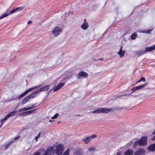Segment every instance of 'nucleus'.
<instances>
[{"instance_id":"48","label":"nucleus","mask_w":155,"mask_h":155,"mask_svg":"<svg viewBox=\"0 0 155 155\" xmlns=\"http://www.w3.org/2000/svg\"><path fill=\"white\" fill-rule=\"evenodd\" d=\"M54 121V120H49V122H51L52 121Z\"/></svg>"},{"instance_id":"23","label":"nucleus","mask_w":155,"mask_h":155,"mask_svg":"<svg viewBox=\"0 0 155 155\" xmlns=\"http://www.w3.org/2000/svg\"><path fill=\"white\" fill-rule=\"evenodd\" d=\"M17 113L16 110H15L13 111L10 112L8 114V115L10 117L15 115Z\"/></svg>"},{"instance_id":"11","label":"nucleus","mask_w":155,"mask_h":155,"mask_svg":"<svg viewBox=\"0 0 155 155\" xmlns=\"http://www.w3.org/2000/svg\"><path fill=\"white\" fill-rule=\"evenodd\" d=\"M147 150L153 152L155 151V143L151 144L148 147Z\"/></svg>"},{"instance_id":"18","label":"nucleus","mask_w":155,"mask_h":155,"mask_svg":"<svg viewBox=\"0 0 155 155\" xmlns=\"http://www.w3.org/2000/svg\"><path fill=\"white\" fill-rule=\"evenodd\" d=\"M145 53H145L144 50H143V51L140 50V51H138L137 52L136 55L139 56H140L143 55V54Z\"/></svg>"},{"instance_id":"7","label":"nucleus","mask_w":155,"mask_h":155,"mask_svg":"<svg viewBox=\"0 0 155 155\" xmlns=\"http://www.w3.org/2000/svg\"><path fill=\"white\" fill-rule=\"evenodd\" d=\"M145 153L144 149L143 148H140L135 152L134 155H144Z\"/></svg>"},{"instance_id":"13","label":"nucleus","mask_w":155,"mask_h":155,"mask_svg":"<svg viewBox=\"0 0 155 155\" xmlns=\"http://www.w3.org/2000/svg\"><path fill=\"white\" fill-rule=\"evenodd\" d=\"M155 49V45L152 46L146 47L145 48V50H144L146 53L147 52L150 51Z\"/></svg>"},{"instance_id":"50","label":"nucleus","mask_w":155,"mask_h":155,"mask_svg":"<svg viewBox=\"0 0 155 155\" xmlns=\"http://www.w3.org/2000/svg\"><path fill=\"white\" fill-rule=\"evenodd\" d=\"M15 99H12V100H9V101H12L14 100Z\"/></svg>"},{"instance_id":"27","label":"nucleus","mask_w":155,"mask_h":155,"mask_svg":"<svg viewBox=\"0 0 155 155\" xmlns=\"http://www.w3.org/2000/svg\"><path fill=\"white\" fill-rule=\"evenodd\" d=\"M61 89L60 87H59L58 85L56 86L53 89L54 91H56L58 90Z\"/></svg>"},{"instance_id":"37","label":"nucleus","mask_w":155,"mask_h":155,"mask_svg":"<svg viewBox=\"0 0 155 155\" xmlns=\"http://www.w3.org/2000/svg\"><path fill=\"white\" fill-rule=\"evenodd\" d=\"M138 144L139 145V142H138V140H137V141H136L134 143V147H135V146H137Z\"/></svg>"},{"instance_id":"41","label":"nucleus","mask_w":155,"mask_h":155,"mask_svg":"<svg viewBox=\"0 0 155 155\" xmlns=\"http://www.w3.org/2000/svg\"><path fill=\"white\" fill-rule=\"evenodd\" d=\"M20 136H18L17 137H16L15 138V140H16L18 138H19L20 137Z\"/></svg>"},{"instance_id":"25","label":"nucleus","mask_w":155,"mask_h":155,"mask_svg":"<svg viewBox=\"0 0 155 155\" xmlns=\"http://www.w3.org/2000/svg\"><path fill=\"white\" fill-rule=\"evenodd\" d=\"M26 112V111H25L24 112H23L21 113H20L19 114V115L22 117H23L25 116V115H27V113Z\"/></svg>"},{"instance_id":"1","label":"nucleus","mask_w":155,"mask_h":155,"mask_svg":"<svg viewBox=\"0 0 155 155\" xmlns=\"http://www.w3.org/2000/svg\"><path fill=\"white\" fill-rule=\"evenodd\" d=\"M112 110L111 109L105 108H98L97 109L93 111V113H107L109 112Z\"/></svg>"},{"instance_id":"39","label":"nucleus","mask_w":155,"mask_h":155,"mask_svg":"<svg viewBox=\"0 0 155 155\" xmlns=\"http://www.w3.org/2000/svg\"><path fill=\"white\" fill-rule=\"evenodd\" d=\"M6 120L4 118L3 119H2L1 120V123L3 124V123Z\"/></svg>"},{"instance_id":"43","label":"nucleus","mask_w":155,"mask_h":155,"mask_svg":"<svg viewBox=\"0 0 155 155\" xmlns=\"http://www.w3.org/2000/svg\"><path fill=\"white\" fill-rule=\"evenodd\" d=\"M151 139L152 140H155V135L154 136H153Z\"/></svg>"},{"instance_id":"49","label":"nucleus","mask_w":155,"mask_h":155,"mask_svg":"<svg viewBox=\"0 0 155 155\" xmlns=\"http://www.w3.org/2000/svg\"><path fill=\"white\" fill-rule=\"evenodd\" d=\"M2 124H2V123H1V124L0 125V127H1L2 126Z\"/></svg>"},{"instance_id":"45","label":"nucleus","mask_w":155,"mask_h":155,"mask_svg":"<svg viewBox=\"0 0 155 155\" xmlns=\"http://www.w3.org/2000/svg\"><path fill=\"white\" fill-rule=\"evenodd\" d=\"M116 155H121L120 153L119 152H118Z\"/></svg>"},{"instance_id":"30","label":"nucleus","mask_w":155,"mask_h":155,"mask_svg":"<svg viewBox=\"0 0 155 155\" xmlns=\"http://www.w3.org/2000/svg\"><path fill=\"white\" fill-rule=\"evenodd\" d=\"M69 149H67L66 151H65L63 155H69Z\"/></svg>"},{"instance_id":"33","label":"nucleus","mask_w":155,"mask_h":155,"mask_svg":"<svg viewBox=\"0 0 155 155\" xmlns=\"http://www.w3.org/2000/svg\"><path fill=\"white\" fill-rule=\"evenodd\" d=\"M8 15V14H4L3 15L0 16V19L2 18L5 17L7 16Z\"/></svg>"},{"instance_id":"42","label":"nucleus","mask_w":155,"mask_h":155,"mask_svg":"<svg viewBox=\"0 0 155 155\" xmlns=\"http://www.w3.org/2000/svg\"><path fill=\"white\" fill-rule=\"evenodd\" d=\"M32 23V21H29L28 22V24H29Z\"/></svg>"},{"instance_id":"12","label":"nucleus","mask_w":155,"mask_h":155,"mask_svg":"<svg viewBox=\"0 0 155 155\" xmlns=\"http://www.w3.org/2000/svg\"><path fill=\"white\" fill-rule=\"evenodd\" d=\"M89 26L88 24V23L86 22V19H84V22L81 25V28L84 30H86L88 28Z\"/></svg>"},{"instance_id":"46","label":"nucleus","mask_w":155,"mask_h":155,"mask_svg":"<svg viewBox=\"0 0 155 155\" xmlns=\"http://www.w3.org/2000/svg\"><path fill=\"white\" fill-rule=\"evenodd\" d=\"M98 60H101V61H103L104 60L103 58H100L98 59Z\"/></svg>"},{"instance_id":"21","label":"nucleus","mask_w":155,"mask_h":155,"mask_svg":"<svg viewBox=\"0 0 155 155\" xmlns=\"http://www.w3.org/2000/svg\"><path fill=\"white\" fill-rule=\"evenodd\" d=\"M37 86L33 87L28 89V90H26L25 91L27 94L30 91H32L33 90H34L35 89L37 88Z\"/></svg>"},{"instance_id":"51","label":"nucleus","mask_w":155,"mask_h":155,"mask_svg":"<svg viewBox=\"0 0 155 155\" xmlns=\"http://www.w3.org/2000/svg\"><path fill=\"white\" fill-rule=\"evenodd\" d=\"M70 78V77H68V78H65V79H68V78Z\"/></svg>"},{"instance_id":"15","label":"nucleus","mask_w":155,"mask_h":155,"mask_svg":"<svg viewBox=\"0 0 155 155\" xmlns=\"http://www.w3.org/2000/svg\"><path fill=\"white\" fill-rule=\"evenodd\" d=\"M133 150L132 149H127L124 153V155H133Z\"/></svg>"},{"instance_id":"24","label":"nucleus","mask_w":155,"mask_h":155,"mask_svg":"<svg viewBox=\"0 0 155 155\" xmlns=\"http://www.w3.org/2000/svg\"><path fill=\"white\" fill-rule=\"evenodd\" d=\"M27 94V93L25 92V91L24 92L21 94H20L18 97V99H20L21 98L23 97L24 96H25L26 94Z\"/></svg>"},{"instance_id":"17","label":"nucleus","mask_w":155,"mask_h":155,"mask_svg":"<svg viewBox=\"0 0 155 155\" xmlns=\"http://www.w3.org/2000/svg\"><path fill=\"white\" fill-rule=\"evenodd\" d=\"M23 9V8L22 7H19L16 8L15 9L12 10L10 12V13L7 14H8V15H10L11 14H13L15 12H16L18 11H21V10H22Z\"/></svg>"},{"instance_id":"6","label":"nucleus","mask_w":155,"mask_h":155,"mask_svg":"<svg viewBox=\"0 0 155 155\" xmlns=\"http://www.w3.org/2000/svg\"><path fill=\"white\" fill-rule=\"evenodd\" d=\"M54 153V151L52 147H48L45 152L43 155H53Z\"/></svg>"},{"instance_id":"16","label":"nucleus","mask_w":155,"mask_h":155,"mask_svg":"<svg viewBox=\"0 0 155 155\" xmlns=\"http://www.w3.org/2000/svg\"><path fill=\"white\" fill-rule=\"evenodd\" d=\"M35 105H32V107H29L28 108H23L22 109H20L19 110L18 112H21L22 111H24L25 110H29L30 109H31L33 108L36 107H37V106H34Z\"/></svg>"},{"instance_id":"26","label":"nucleus","mask_w":155,"mask_h":155,"mask_svg":"<svg viewBox=\"0 0 155 155\" xmlns=\"http://www.w3.org/2000/svg\"><path fill=\"white\" fill-rule=\"evenodd\" d=\"M137 37V35L136 33H134L131 36V38L132 40H134Z\"/></svg>"},{"instance_id":"5","label":"nucleus","mask_w":155,"mask_h":155,"mask_svg":"<svg viewBox=\"0 0 155 155\" xmlns=\"http://www.w3.org/2000/svg\"><path fill=\"white\" fill-rule=\"evenodd\" d=\"M97 135L95 134L92 135L91 136H88L85 138L82 139V141L85 143H88L93 138L96 137Z\"/></svg>"},{"instance_id":"14","label":"nucleus","mask_w":155,"mask_h":155,"mask_svg":"<svg viewBox=\"0 0 155 155\" xmlns=\"http://www.w3.org/2000/svg\"><path fill=\"white\" fill-rule=\"evenodd\" d=\"M122 46H121L119 51L118 52V54L120 55V57L121 58L124 56L125 52V51L122 50Z\"/></svg>"},{"instance_id":"9","label":"nucleus","mask_w":155,"mask_h":155,"mask_svg":"<svg viewBox=\"0 0 155 155\" xmlns=\"http://www.w3.org/2000/svg\"><path fill=\"white\" fill-rule=\"evenodd\" d=\"M49 86L48 85L42 87L40 89L36 90V92H38L40 91H47L49 89Z\"/></svg>"},{"instance_id":"22","label":"nucleus","mask_w":155,"mask_h":155,"mask_svg":"<svg viewBox=\"0 0 155 155\" xmlns=\"http://www.w3.org/2000/svg\"><path fill=\"white\" fill-rule=\"evenodd\" d=\"M141 81H145V78H143V77H141V78H140V79L138 81H137L136 82L135 84H132L131 86H133L135 84H136L137 83H139Z\"/></svg>"},{"instance_id":"32","label":"nucleus","mask_w":155,"mask_h":155,"mask_svg":"<svg viewBox=\"0 0 155 155\" xmlns=\"http://www.w3.org/2000/svg\"><path fill=\"white\" fill-rule=\"evenodd\" d=\"M65 84L64 83H61L59 84L58 86L61 89Z\"/></svg>"},{"instance_id":"29","label":"nucleus","mask_w":155,"mask_h":155,"mask_svg":"<svg viewBox=\"0 0 155 155\" xmlns=\"http://www.w3.org/2000/svg\"><path fill=\"white\" fill-rule=\"evenodd\" d=\"M78 155H81L83 154V151L82 150L80 149H78Z\"/></svg>"},{"instance_id":"38","label":"nucleus","mask_w":155,"mask_h":155,"mask_svg":"<svg viewBox=\"0 0 155 155\" xmlns=\"http://www.w3.org/2000/svg\"><path fill=\"white\" fill-rule=\"evenodd\" d=\"M9 117H10L8 114L7 115L5 116L4 118L6 120Z\"/></svg>"},{"instance_id":"4","label":"nucleus","mask_w":155,"mask_h":155,"mask_svg":"<svg viewBox=\"0 0 155 155\" xmlns=\"http://www.w3.org/2000/svg\"><path fill=\"white\" fill-rule=\"evenodd\" d=\"M147 137L146 136L142 137L139 140V145L140 146H144L147 143Z\"/></svg>"},{"instance_id":"3","label":"nucleus","mask_w":155,"mask_h":155,"mask_svg":"<svg viewBox=\"0 0 155 155\" xmlns=\"http://www.w3.org/2000/svg\"><path fill=\"white\" fill-rule=\"evenodd\" d=\"M64 151V147L62 145L57 146L55 150V153L58 155H62Z\"/></svg>"},{"instance_id":"19","label":"nucleus","mask_w":155,"mask_h":155,"mask_svg":"<svg viewBox=\"0 0 155 155\" xmlns=\"http://www.w3.org/2000/svg\"><path fill=\"white\" fill-rule=\"evenodd\" d=\"M36 90L33 92L31 94L28 95V96L29 97L30 99L31 98H33L35 97L36 96V94L38 92H36Z\"/></svg>"},{"instance_id":"44","label":"nucleus","mask_w":155,"mask_h":155,"mask_svg":"<svg viewBox=\"0 0 155 155\" xmlns=\"http://www.w3.org/2000/svg\"><path fill=\"white\" fill-rule=\"evenodd\" d=\"M150 31L151 30H147V31L146 33H149Z\"/></svg>"},{"instance_id":"35","label":"nucleus","mask_w":155,"mask_h":155,"mask_svg":"<svg viewBox=\"0 0 155 155\" xmlns=\"http://www.w3.org/2000/svg\"><path fill=\"white\" fill-rule=\"evenodd\" d=\"M95 148L94 147H90L88 148V150L89 151H92L95 150Z\"/></svg>"},{"instance_id":"28","label":"nucleus","mask_w":155,"mask_h":155,"mask_svg":"<svg viewBox=\"0 0 155 155\" xmlns=\"http://www.w3.org/2000/svg\"><path fill=\"white\" fill-rule=\"evenodd\" d=\"M12 143V142H11L6 145L5 146V149H7L9 147V145Z\"/></svg>"},{"instance_id":"8","label":"nucleus","mask_w":155,"mask_h":155,"mask_svg":"<svg viewBox=\"0 0 155 155\" xmlns=\"http://www.w3.org/2000/svg\"><path fill=\"white\" fill-rule=\"evenodd\" d=\"M147 84V83H145L141 85L136 86L135 87H134L131 89V91H132L133 92H134L136 90H138L139 89H141L143 88Z\"/></svg>"},{"instance_id":"36","label":"nucleus","mask_w":155,"mask_h":155,"mask_svg":"<svg viewBox=\"0 0 155 155\" xmlns=\"http://www.w3.org/2000/svg\"><path fill=\"white\" fill-rule=\"evenodd\" d=\"M40 134L41 132H40L38 134V135L35 137V139L36 141H38V140H37V139H38L39 137Z\"/></svg>"},{"instance_id":"52","label":"nucleus","mask_w":155,"mask_h":155,"mask_svg":"<svg viewBox=\"0 0 155 155\" xmlns=\"http://www.w3.org/2000/svg\"><path fill=\"white\" fill-rule=\"evenodd\" d=\"M94 60H95V61H96V60H94Z\"/></svg>"},{"instance_id":"31","label":"nucleus","mask_w":155,"mask_h":155,"mask_svg":"<svg viewBox=\"0 0 155 155\" xmlns=\"http://www.w3.org/2000/svg\"><path fill=\"white\" fill-rule=\"evenodd\" d=\"M36 110V109L32 110L29 111H27L26 112L27 113V114H28L30 113H31L34 112Z\"/></svg>"},{"instance_id":"34","label":"nucleus","mask_w":155,"mask_h":155,"mask_svg":"<svg viewBox=\"0 0 155 155\" xmlns=\"http://www.w3.org/2000/svg\"><path fill=\"white\" fill-rule=\"evenodd\" d=\"M58 115V113H56L54 116L52 117L51 119H55L57 118Z\"/></svg>"},{"instance_id":"10","label":"nucleus","mask_w":155,"mask_h":155,"mask_svg":"<svg viewBox=\"0 0 155 155\" xmlns=\"http://www.w3.org/2000/svg\"><path fill=\"white\" fill-rule=\"evenodd\" d=\"M78 76L79 77H82L84 78H86L88 77V74L85 72L81 71L78 73Z\"/></svg>"},{"instance_id":"20","label":"nucleus","mask_w":155,"mask_h":155,"mask_svg":"<svg viewBox=\"0 0 155 155\" xmlns=\"http://www.w3.org/2000/svg\"><path fill=\"white\" fill-rule=\"evenodd\" d=\"M29 98V97L27 96L23 100L22 102V104L23 105L26 103L28 101Z\"/></svg>"},{"instance_id":"40","label":"nucleus","mask_w":155,"mask_h":155,"mask_svg":"<svg viewBox=\"0 0 155 155\" xmlns=\"http://www.w3.org/2000/svg\"><path fill=\"white\" fill-rule=\"evenodd\" d=\"M33 155H40V153L39 152L37 151Z\"/></svg>"},{"instance_id":"47","label":"nucleus","mask_w":155,"mask_h":155,"mask_svg":"<svg viewBox=\"0 0 155 155\" xmlns=\"http://www.w3.org/2000/svg\"><path fill=\"white\" fill-rule=\"evenodd\" d=\"M152 134L153 135H154V134H155V130H154V131L152 133Z\"/></svg>"},{"instance_id":"2","label":"nucleus","mask_w":155,"mask_h":155,"mask_svg":"<svg viewBox=\"0 0 155 155\" xmlns=\"http://www.w3.org/2000/svg\"><path fill=\"white\" fill-rule=\"evenodd\" d=\"M62 29L58 26H55L52 31V34L55 37L58 36L62 32Z\"/></svg>"}]
</instances>
